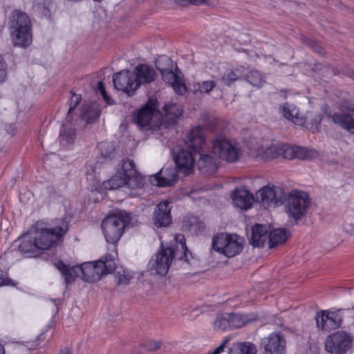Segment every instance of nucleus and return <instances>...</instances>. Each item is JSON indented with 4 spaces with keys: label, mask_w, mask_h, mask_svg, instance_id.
<instances>
[{
    "label": "nucleus",
    "mask_w": 354,
    "mask_h": 354,
    "mask_svg": "<svg viewBox=\"0 0 354 354\" xmlns=\"http://www.w3.org/2000/svg\"><path fill=\"white\" fill-rule=\"evenodd\" d=\"M174 159L179 171L185 175H189L194 170V157L187 150L180 149L174 153Z\"/></svg>",
    "instance_id": "18"
},
{
    "label": "nucleus",
    "mask_w": 354,
    "mask_h": 354,
    "mask_svg": "<svg viewBox=\"0 0 354 354\" xmlns=\"http://www.w3.org/2000/svg\"><path fill=\"white\" fill-rule=\"evenodd\" d=\"M285 340L279 333H272L262 339L265 354H284Z\"/></svg>",
    "instance_id": "16"
},
{
    "label": "nucleus",
    "mask_w": 354,
    "mask_h": 354,
    "mask_svg": "<svg viewBox=\"0 0 354 354\" xmlns=\"http://www.w3.org/2000/svg\"><path fill=\"white\" fill-rule=\"evenodd\" d=\"M7 76V67L6 64L0 56V82L5 81Z\"/></svg>",
    "instance_id": "49"
},
{
    "label": "nucleus",
    "mask_w": 354,
    "mask_h": 354,
    "mask_svg": "<svg viewBox=\"0 0 354 354\" xmlns=\"http://www.w3.org/2000/svg\"><path fill=\"white\" fill-rule=\"evenodd\" d=\"M135 122L143 130H155L162 124V115L158 110L157 100L151 98L134 118Z\"/></svg>",
    "instance_id": "5"
},
{
    "label": "nucleus",
    "mask_w": 354,
    "mask_h": 354,
    "mask_svg": "<svg viewBox=\"0 0 354 354\" xmlns=\"http://www.w3.org/2000/svg\"><path fill=\"white\" fill-rule=\"evenodd\" d=\"M278 193L281 194V189L278 187H263L257 192V200L266 208L275 207L281 203L279 198Z\"/></svg>",
    "instance_id": "15"
},
{
    "label": "nucleus",
    "mask_w": 354,
    "mask_h": 354,
    "mask_svg": "<svg viewBox=\"0 0 354 354\" xmlns=\"http://www.w3.org/2000/svg\"><path fill=\"white\" fill-rule=\"evenodd\" d=\"M180 3H191L193 5H201L207 3L209 0H177Z\"/></svg>",
    "instance_id": "54"
},
{
    "label": "nucleus",
    "mask_w": 354,
    "mask_h": 354,
    "mask_svg": "<svg viewBox=\"0 0 354 354\" xmlns=\"http://www.w3.org/2000/svg\"><path fill=\"white\" fill-rule=\"evenodd\" d=\"M152 220L157 227H167L171 223V207L169 202L162 201L156 206Z\"/></svg>",
    "instance_id": "14"
},
{
    "label": "nucleus",
    "mask_w": 354,
    "mask_h": 354,
    "mask_svg": "<svg viewBox=\"0 0 354 354\" xmlns=\"http://www.w3.org/2000/svg\"><path fill=\"white\" fill-rule=\"evenodd\" d=\"M177 176L173 171L161 169L158 173L150 176V181L158 187L171 186L176 181Z\"/></svg>",
    "instance_id": "25"
},
{
    "label": "nucleus",
    "mask_w": 354,
    "mask_h": 354,
    "mask_svg": "<svg viewBox=\"0 0 354 354\" xmlns=\"http://www.w3.org/2000/svg\"><path fill=\"white\" fill-rule=\"evenodd\" d=\"M55 265L64 276L66 284L73 282L75 277H80L89 283L96 282L104 274L113 272L116 267L114 257L111 254H107L95 262H85L71 268L62 261H58Z\"/></svg>",
    "instance_id": "1"
},
{
    "label": "nucleus",
    "mask_w": 354,
    "mask_h": 354,
    "mask_svg": "<svg viewBox=\"0 0 354 354\" xmlns=\"http://www.w3.org/2000/svg\"><path fill=\"white\" fill-rule=\"evenodd\" d=\"M81 99L82 98L80 95L74 93H72L68 111V115L77 107L78 104L80 102Z\"/></svg>",
    "instance_id": "48"
},
{
    "label": "nucleus",
    "mask_w": 354,
    "mask_h": 354,
    "mask_svg": "<svg viewBox=\"0 0 354 354\" xmlns=\"http://www.w3.org/2000/svg\"><path fill=\"white\" fill-rule=\"evenodd\" d=\"M197 86L199 92L208 94L216 86V83L212 80H207L198 83Z\"/></svg>",
    "instance_id": "43"
},
{
    "label": "nucleus",
    "mask_w": 354,
    "mask_h": 354,
    "mask_svg": "<svg viewBox=\"0 0 354 354\" xmlns=\"http://www.w3.org/2000/svg\"><path fill=\"white\" fill-rule=\"evenodd\" d=\"M113 82L116 89L126 93L129 96H132L138 89L135 86V75L133 72L128 70H122L115 74Z\"/></svg>",
    "instance_id": "12"
},
{
    "label": "nucleus",
    "mask_w": 354,
    "mask_h": 354,
    "mask_svg": "<svg viewBox=\"0 0 354 354\" xmlns=\"http://www.w3.org/2000/svg\"><path fill=\"white\" fill-rule=\"evenodd\" d=\"M156 68L160 71L162 80L171 84L178 76L173 71V61L167 56H160L156 60Z\"/></svg>",
    "instance_id": "19"
},
{
    "label": "nucleus",
    "mask_w": 354,
    "mask_h": 354,
    "mask_svg": "<svg viewBox=\"0 0 354 354\" xmlns=\"http://www.w3.org/2000/svg\"><path fill=\"white\" fill-rule=\"evenodd\" d=\"M75 131L74 129H67L60 133V138L68 143L73 142L75 138Z\"/></svg>",
    "instance_id": "45"
},
{
    "label": "nucleus",
    "mask_w": 354,
    "mask_h": 354,
    "mask_svg": "<svg viewBox=\"0 0 354 354\" xmlns=\"http://www.w3.org/2000/svg\"><path fill=\"white\" fill-rule=\"evenodd\" d=\"M295 151V158L302 160L311 159L317 156V151L305 147H296Z\"/></svg>",
    "instance_id": "38"
},
{
    "label": "nucleus",
    "mask_w": 354,
    "mask_h": 354,
    "mask_svg": "<svg viewBox=\"0 0 354 354\" xmlns=\"http://www.w3.org/2000/svg\"><path fill=\"white\" fill-rule=\"evenodd\" d=\"M136 80V88L141 84H149L155 81L157 73L155 69L147 64H140L136 66L133 71Z\"/></svg>",
    "instance_id": "17"
},
{
    "label": "nucleus",
    "mask_w": 354,
    "mask_h": 354,
    "mask_svg": "<svg viewBox=\"0 0 354 354\" xmlns=\"http://www.w3.org/2000/svg\"><path fill=\"white\" fill-rule=\"evenodd\" d=\"M39 246L35 239V235H25L21 238L20 244L19 245V250L20 252L28 257H35L37 254Z\"/></svg>",
    "instance_id": "26"
},
{
    "label": "nucleus",
    "mask_w": 354,
    "mask_h": 354,
    "mask_svg": "<svg viewBox=\"0 0 354 354\" xmlns=\"http://www.w3.org/2000/svg\"><path fill=\"white\" fill-rule=\"evenodd\" d=\"M171 85L177 94L183 95L186 92V86L179 77Z\"/></svg>",
    "instance_id": "44"
},
{
    "label": "nucleus",
    "mask_w": 354,
    "mask_h": 354,
    "mask_svg": "<svg viewBox=\"0 0 354 354\" xmlns=\"http://www.w3.org/2000/svg\"><path fill=\"white\" fill-rule=\"evenodd\" d=\"M160 345L158 342L151 340L145 344V347L149 351H154L160 348Z\"/></svg>",
    "instance_id": "52"
},
{
    "label": "nucleus",
    "mask_w": 354,
    "mask_h": 354,
    "mask_svg": "<svg viewBox=\"0 0 354 354\" xmlns=\"http://www.w3.org/2000/svg\"><path fill=\"white\" fill-rule=\"evenodd\" d=\"M279 156L286 159L295 158L296 147L288 144H279Z\"/></svg>",
    "instance_id": "37"
},
{
    "label": "nucleus",
    "mask_w": 354,
    "mask_h": 354,
    "mask_svg": "<svg viewBox=\"0 0 354 354\" xmlns=\"http://www.w3.org/2000/svg\"><path fill=\"white\" fill-rule=\"evenodd\" d=\"M243 77L242 68H236L227 71L223 75L221 80L224 84L230 86L234 82L241 80Z\"/></svg>",
    "instance_id": "34"
},
{
    "label": "nucleus",
    "mask_w": 354,
    "mask_h": 354,
    "mask_svg": "<svg viewBox=\"0 0 354 354\" xmlns=\"http://www.w3.org/2000/svg\"><path fill=\"white\" fill-rule=\"evenodd\" d=\"M100 113L95 104L85 105L82 109V119L86 123H93L99 118Z\"/></svg>",
    "instance_id": "31"
},
{
    "label": "nucleus",
    "mask_w": 354,
    "mask_h": 354,
    "mask_svg": "<svg viewBox=\"0 0 354 354\" xmlns=\"http://www.w3.org/2000/svg\"><path fill=\"white\" fill-rule=\"evenodd\" d=\"M320 122L321 118L319 115H317L311 120L310 122H308L307 120L306 119L305 124L303 127L311 130L313 132H315V131L318 130V126L319 125Z\"/></svg>",
    "instance_id": "46"
},
{
    "label": "nucleus",
    "mask_w": 354,
    "mask_h": 354,
    "mask_svg": "<svg viewBox=\"0 0 354 354\" xmlns=\"http://www.w3.org/2000/svg\"><path fill=\"white\" fill-rule=\"evenodd\" d=\"M343 229L346 233L352 234L354 231V226L351 223H344Z\"/></svg>",
    "instance_id": "56"
},
{
    "label": "nucleus",
    "mask_w": 354,
    "mask_h": 354,
    "mask_svg": "<svg viewBox=\"0 0 354 354\" xmlns=\"http://www.w3.org/2000/svg\"><path fill=\"white\" fill-rule=\"evenodd\" d=\"M130 220L131 216L126 212H121L116 216L106 217L102 223V230L106 242L116 243Z\"/></svg>",
    "instance_id": "6"
},
{
    "label": "nucleus",
    "mask_w": 354,
    "mask_h": 354,
    "mask_svg": "<svg viewBox=\"0 0 354 354\" xmlns=\"http://www.w3.org/2000/svg\"><path fill=\"white\" fill-rule=\"evenodd\" d=\"M212 151L216 158L227 162H235L241 156L239 145L221 135L212 140Z\"/></svg>",
    "instance_id": "7"
},
{
    "label": "nucleus",
    "mask_w": 354,
    "mask_h": 354,
    "mask_svg": "<svg viewBox=\"0 0 354 354\" xmlns=\"http://www.w3.org/2000/svg\"><path fill=\"white\" fill-rule=\"evenodd\" d=\"M310 205L308 196L302 192H292L286 201V209L290 218L295 221L304 217Z\"/></svg>",
    "instance_id": "9"
},
{
    "label": "nucleus",
    "mask_w": 354,
    "mask_h": 354,
    "mask_svg": "<svg viewBox=\"0 0 354 354\" xmlns=\"http://www.w3.org/2000/svg\"><path fill=\"white\" fill-rule=\"evenodd\" d=\"M302 42L306 44V46H308L310 47L315 52L317 53L318 54L321 55H324L325 54L324 50L322 46H320L317 43H316L315 41L308 39L305 37H301Z\"/></svg>",
    "instance_id": "42"
},
{
    "label": "nucleus",
    "mask_w": 354,
    "mask_h": 354,
    "mask_svg": "<svg viewBox=\"0 0 354 354\" xmlns=\"http://www.w3.org/2000/svg\"><path fill=\"white\" fill-rule=\"evenodd\" d=\"M12 280L4 274H0V287L2 286H15Z\"/></svg>",
    "instance_id": "53"
},
{
    "label": "nucleus",
    "mask_w": 354,
    "mask_h": 354,
    "mask_svg": "<svg viewBox=\"0 0 354 354\" xmlns=\"http://www.w3.org/2000/svg\"><path fill=\"white\" fill-rule=\"evenodd\" d=\"M245 80L252 86L261 88L266 83V77L257 70H252L244 76Z\"/></svg>",
    "instance_id": "33"
},
{
    "label": "nucleus",
    "mask_w": 354,
    "mask_h": 354,
    "mask_svg": "<svg viewBox=\"0 0 354 354\" xmlns=\"http://www.w3.org/2000/svg\"><path fill=\"white\" fill-rule=\"evenodd\" d=\"M126 185L130 189H134L141 187L143 185V180L141 177L134 176V174H127Z\"/></svg>",
    "instance_id": "40"
},
{
    "label": "nucleus",
    "mask_w": 354,
    "mask_h": 354,
    "mask_svg": "<svg viewBox=\"0 0 354 354\" xmlns=\"http://www.w3.org/2000/svg\"><path fill=\"white\" fill-rule=\"evenodd\" d=\"M175 241L176 244L174 247L165 248L161 243L155 258L149 261V268L154 270L157 274L165 275L174 258L185 262H189V257L192 258V254L187 250L184 235L180 234L176 235Z\"/></svg>",
    "instance_id": "2"
},
{
    "label": "nucleus",
    "mask_w": 354,
    "mask_h": 354,
    "mask_svg": "<svg viewBox=\"0 0 354 354\" xmlns=\"http://www.w3.org/2000/svg\"><path fill=\"white\" fill-rule=\"evenodd\" d=\"M268 239V230L266 225L255 224L252 227L251 237L249 241L254 247H263Z\"/></svg>",
    "instance_id": "20"
},
{
    "label": "nucleus",
    "mask_w": 354,
    "mask_h": 354,
    "mask_svg": "<svg viewBox=\"0 0 354 354\" xmlns=\"http://www.w3.org/2000/svg\"><path fill=\"white\" fill-rule=\"evenodd\" d=\"M127 174H122L118 171L109 180L104 182V187L109 189H115L126 185Z\"/></svg>",
    "instance_id": "32"
},
{
    "label": "nucleus",
    "mask_w": 354,
    "mask_h": 354,
    "mask_svg": "<svg viewBox=\"0 0 354 354\" xmlns=\"http://www.w3.org/2000/svg\"><path fill=\"white\" fill-rule=\"evenodd\" d=\"M340 109L348 113H335L331 116L333 122L343 129L354 133V103L347 100H342L339 103Z\"/></svg>",
    "instance_id": "11"
},
{
    "label": "nucleus",
    "mask_w": 354,
    "mask_h": 354,
    "mask_svg": "<svg viewBox=\"0 0 354 354\" xmlns=\"http://www.w3.org/2000/svg\"><path fill=\"white\" fill-rule=\"evenodd\" d=\"M229 341L230 338H225L222 342V344L219 345L216 348H215L214 351L211 354H220L221 353H222L226 344L229 342Z\"/></svg>",
    "instance_id": "55"
},
{
    "label": "nucleus",
    "mask_w": 354,
    "mask_h": 354,
    "mask_svg": "<svg viewBox=\"0 0 354 354\" xmlns=\"http://www.w3.org/2000/svg\"><path fill=\"white\" fill-rule=\"evenodd\" d=\"M98 147L102 156L104 158H111L115 153V147L112 143L101 142Z\"/></svg>",
    "instance_id": "39"
},
{
    "label": "nucleus",
    "mask_w": 354,
    "mask_h": 354,
    "mask_svg": "<svg viewBox=\"0 0 354 354\" xmlns=\"http://www.w3.org/2000/svg\"><path fill=\"white\" fill-rule=\"evenodd\" d=\"M0 354H4V348L3 345L0 344Z\"/></svg>",
    "instance_id": "58"
},
{
    "label": "nucleus",
    "mask_w": 354,
    "mask_h": 354,
    "mask_svg": "<svg viewBox=\"0 0 354 354\" xmlns=\"http://www.w3.org/2000/svg\"><path fill=\"white\" fill-rule=\"evenodd\" d=\"M120 166L122 174H135V164L133 160L129 159H123Z\"/></svg>",
    "instance_id": "41"
},
{
    "label": "nucleus",
    "mask_w": 354,
    "mask_h": 354,
    "mask_svg": "<svg viewBox=\"0 0 354 354\" xmlns=\"http://www.w3.org/2000/svg\"><path fill=\"white\" fill-rule=\"evenodd\" d=\"M243 243V239L236 234L221 233L214 237L212 247L216 252L233 257L242 251Z\"/></svg>",
    "instance_id": "8"
},
{
    "label": "nucleus",
    "mask_w": 354,
    "mask_h": 354,
    "mask_svg": "<svg viewBox=\"0 0 354 354\" xmlns=\"http://www.w3.org/2000/svg\"><path fill=\"white\" fill-rule=\"evenodd\" d=\"M59 354H72L71 351L68 348H64V349L61 350Z\"/></svg>",
    "instance_id": "57"
},
{
    "label": "nucleus",
    "mask_w": 354,
    "mask_h": 354,
    "mask_svg": "<svg viewBox=\"0 0 354 354\" xmlns=\"http://www.w3.org/2000/svg\"><path fill=\"white\" fill-rule=\"evenodd\" d=\"M115 276L118 279V284L127 285L131 279V276L124 270H122V272L118 271Z\"/></svg>",
    "instance_id": "47"
},
{
    "label": "nucleus",
    "mask_w": 354,
    "mask_h": 354,
    "mask_svg": "<svg viewBox=\"0 0 354 354\" xmlns=\"http://www.w3.org/2000/svg\"><path fill=\"white\" fill-rule=\"evenodd\" d=\"M279 149V144L272 145L266 148H261L258 149L257 156L264 161H268L280 157Z\"/></svg>",
    "instance_id": "30"
},
{
    "label": "nucleus",
    "mask_w": 354,
    "mask_h": 354,
    "mask_svg": "<svg viewBox=\"0 0 354 354\" xmlns=\"http://www.w3.org/2000/svg\"><path fill=\"white\" fill-rule=\"evenodd\" d=\"M279 110L286 119L292 121L297 125L304 126L306 118L299 115L298 109L293 104L286 102L279 106Z\"/></svg>",
    "instance_id": "23"
},
{
    "label": "nucleus",
    "mask_w": 354,
    "mask_h": 354,
    "mask_svg": "<svg viewBox=\"0 0 354 354\" xmlns=\"http://www.w3.org/2000/svg\"><path fill=\"white\" fill-rule=\"evenodd\" d=\"M229 354H257V348L250 342H236L230 348Z\"/></svg>",
    "instance_id": "29"
},
{
    "label": "nucleus",
    "mask_w": 354,
    "mask_h": 354,
    "mask_svg": "<svg viewBox=\"0 0 354 354\" xmlns=\"http://www.w3.org/2000/svg\"><path fill=\"white\" fill-rule=\"evenodd\" d=\"M317 326L324 330H330L340 326L341 319L334 312L322 310L315 316Z\"/></svg>",
    "instance_id": "13"
},
{
    "label": "nucleus",
    "mask_w": 354,
    "mask_h": 354,
    "mask_svg": "<svg viewBox=\"0 0 354 354\" xmlns=\"http://www.w3.org/2000/svg\"><path fill=\"white\" fill-rule=\"evenodd\" d=\"M229 318L228 313L218 314L214 322V328L220 330L230 328Z\"/></svg>",
    "instance_id": "36"
},
{
    "label": "nucleus",
    "mask_w": 354,
    "mask_h": 354,
    "mask_svg": "<svg viewBox=\"0 0 354 354\" xmlns=\"http://www.w3.org/2000/svg\"><path fill=\"white\" fill-rule=\"evenodd\" d=\"M97 90L100 92V93L103 96L104 100L106 101L107 104H111L113 103L111 99L108 96L105 90V87L102 82H99L97 83Z\"/></svg>",
    "instance_id": "50"
},
{
    "label": "nucleus",
    "mask_w": 354,
    "mask_h": 354,
    "mask_svg": "<svg viewBox=\"0 0 354 354\" xmlns=\"http://www.w3.org/2000/svg\"><path fill=\"white\" fill-rule=\"evenodd\" d=\"M9 27L15 46L26 47L31 44L30 21L26 13L14 10L10 17Z\"/></svg>",
    "instance_id": "3"
},
{
    "label": "nucleus",
    "mask_w": 354,
    "mask_h": 354,
    "mask_svg": "<svg viewBox=\"0 0 354 354\" xmlns=\"http://www.w3.org/2000/svg\"><path fill=\"white\" fill-rule=\"evenodd\" d=\"M216 158V157H213L208 153H200L196 163L200 173L205 175L214 173L218 167Z\"/></svg>",
    "instance_id": "22"
},
{
    "label": "nucleus",
    "mask_w": 354,
    "mask_h": 354,
    "mask_svg": "<svg viewBox=\"0 0 354 354\" xmlns=\"http://www.w3.org/2000/svg\"><path fill=\"white\" fill-rule=\"evenodd\" d=\"M351 78L354 80V71L351 72V73L349 75Z\"/></svg>",
    "instance_id": "59"
},
{
    "label": "nucleus",
    "mask_w": 354,
    "mask_h": 354,
    "mask_svg": "<svg viewBox=\"0 0 354 354\" xmlns=\"http://www.w3.org/2000/svg\"><path fill=\"white\" fill-rule=\"evenodd\" d=\"M290 235V232L283 228H277L272 230L268 235L269 248H272L284 243Z\"/></svg>",
    "instance_id": "27"
},
{
    "label": "nucleus",
    "mask_w": 354,
    "mask_h": 354,
    "mask_svg": "<svg viewBox=\"0 0 354 354\" xmlns=\"http://www.w3.org/2000/svg\"><path fill=\"white\" fill-rule=\"evenodd\" d=\"M186 143L193 151L201 150L205 144L203 129L201 127L192 129L187 136Z\"/></svg>",
    "instance_id": "24"
},
{
    "label": "nucleus",
    "mask_w": 354,
    "mask_h": 354,
    "mask_svg": "<svg viewBox=\"0 0 354 354\" xmlns=\"http://www.w3.org/2000/svg\"><path fill=\"white\" fill-rule=\"evenodd\" d=\"M165 117L162 116V122L165 121L169 125H174L179 117L182 115L181 106L176 104L165 106Z\"/></svg>",
    "instance_id": "28"
},
{
    "label": "nucleus",
    "mask_w": 354,
    "mask_h": 354,
    "mask_svg": "<svg viewBox=\"0 0 354 354\" xmlns=\"http://www.w3.org/2000/svg\"><path fill=\"white\" fill-rule=\"evenodd\" d=\"M191 223V227L194 230L196 231L198 229L199 230H203L204 229V226L203 225V223L198 221V218L196 217H192L190 220Z\"/></svg>",
    "instance_id": "51"
},
{
    "label": "nucleus",
    "mask_w": 354,
    "mask_h": 354,
    "mask_svg": "<svg viewBox=\"0 0 354 354\" xmlns=\"http://www.w3.org/2000/svg\"><path fill=\"white\" fill-rule=\"evenodd\" d=\"M353 337L346 331L339 330L328 335L324 342L325 349L330 354H346L351 348Z\"/></svg>",
    "instance_id": "10"
},
{
    "label": "nucleus",
    "mask_w": 354,
    "mask_h": 354,
    "mask_svg": "<svg viewBox=\"0 0 354 354\" xmlns=\"http://www.w3.org/2000/svg\"><path fill=\"white\" fill-rule=\"evenodd\" d=\"M39 223L35 224L34 233L35 241L39 250H48L61 241L64 234L68 230L66 218L59 221L57 225L53 228H40Z\"/></svg>",
    "instance_id": "4"
},
{
    "label": "nucleus",
    "mask_w": 354,
    "mask_h": 354,
    "mask_svg": "<svg viewBox=\"0 0 354 354\" xmlns=\"http://www.w3.org/2000/svg\"><path fill=\"white\" fill-rule=\"evenodd\" d=\"M53 301L55 303V305H58V304L59 303V299H55L53 300Z\"/></svg>",
    "instance_id": "60"
},
{
    "label": "nucleus",
    "mask_w": 354,
    "mask_h": 354,
    "mask_svg": "<svg viewBox=\"0 0 354 354\" xmlns=\"http://www.w3.org/2000/svg\"><path fill=\"white\" fill-rule=\"evenodd\" d=\"M228 315L230 328H241L250 322V319L245 315L234 313H228Z\"/></svg>",
    "instance_id": "35"
},
{
    "label": "nucleus",
    "mask_w": 354,
    "mask_h": 354,
    "mask_svg": "<svg viewBox=\"0 0 354 354\" xmlns=\"http://www.w3.org/2000/svg\"><path fill=\"white\" fill-rule=\"evenodd\" d=\"M234 205L243 209H248L252 207L254 196L245 188L236 189L232 195Z\"/></svg>",
    "instance_id": "21"
}]
</instances>
